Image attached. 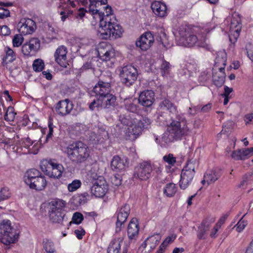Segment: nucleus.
<instances>
[{
	"instance_id": "nucleus-1",
	"label": "nucleus",
	"mask_w": 253,
	"mask_h": 253,
	"mask_svg": "<svg viewBox=\"0 0 253 253\" xmlns=\"http://www.w3.org/2000/svg\"><path fill=\"white\" fill-rule=\"evenodd\" d=\"M138 106L133 102L126 104L127 112L119 117L121 124L127 126L126 130V139L133 141L137 138L145 129H148L151 124L148 118L135 113Z\"/></svg>"
},
{
	"instance_id": "nucleus-2",
	"label": "nucleus",
	"mask_w": 253,
	"mask_h": 253,
	"mask_svg": "<svg viewBox=\"0 0 253 253\" xmlns=\"http://www.w3.org/2000/svg\"><path fill=\"white\" fill-rule=\"evenodd\" d=\"M106 15L102 13L98 14L100 22L98 36L100 38L104 40L116 39L121 37L123 29L120 25L116 23V18L112 14L111 6L105 7Z\"/></svg>"
},
{
	"instance_id": "nucleus-3",
	"label": "nucleus",
	"mask_w": 253,
	"mask_h": 253,
	"mask_svg": "<svg viewBox=\"0 0 253 253\" xmlns=\"http://www.w3.org/2000/svg\"><path fill=\"white\" fill-rule=\"evenodd\" d=\"M169 137L167 134H164L162 138L166 143L172 141L173 140L180 139L189 132L187 126V121L183 114H177L175 118L172 120L171 123L168 127Z\"/></svg>"
},
{
	"instance_id": "nucleus-4",
	"label": "nucleus",
	"mask_w": 253,
	"mask_h": 253,
	"mask_svg": "<svg viewBox=\"0 0 253 253\" xmlns=\"http://www.w3.org/2000/svg\"><path fill=\"white\" fill-rule=\"evenodd\" d=\"M88 146L82 141H77L67 148L68 157L73 162L81 164L86 162L90 157Z\"/></svg>"
},
{
	"instance_id": "nucleus-5",
	"label": "nucleus",
	"mask_w": 253,
	"mask_h": 253,
	"mask_svg": "<svg viewBox=\"0 0 253 253\" xmlns=\"http://www.w3.org/2000/svg\"><path fill=\"white\" fill-rule=\"evenodd\" d=\"M178 32L179 36L178 42L179 45L192 47L197 43L198 46L201 45L198 42V38L189 26L181 25L179 27Z\"/></svg>"
},
{
	"instance_id": "nucleus-6",
	"label": "nucleus",
	"mask_w": 253,
	"mask_h": 253,
	"mask_svg": "<svg viewBox=\"0 0 253 253\" xmlns=\"http://www.w3.org/2000/svg\"><path fill=\"white\" fill-rule=\"evenodd\" d=\"M18 238V235L11 226L10 220H3L0 224V241L5 245L14 243Z\"/></svg>"
},
{
	"instance_id": "nucleus-7",
	"label": "nucleus",
	"mask_w": 253,
	"mask_h": 253,
	"mask_svg": "<svg viewBox=\"0 0 253 253\" xmlns=\"http://www.w3.org/2000/svg\"><path fill=\"white\" fill-rule=\"evenodd\" d=\"M197 167L198 164L196 160L188 161L181 171L179 181V186L181 189H185L191 184L195 175V169Z\"/></svg>"
},
{
	"instance_id": "nucleus-8",
	"label": "nucleus",
	"mask_w": 253,
	"mask_h": 253,
	"mask_svg": "<svg viewBox=\"0 0 253 253\" xmlns=\"http://www.w3.org/2000/svg\"><path fill=\"white\" fill-rule=\"evenodd\" d=\"M119 71L121 82L127 86L132 85L137 78V69L131 65L121 67Z\"/></svg>"
},
{
	"instance_id": "nucleus-9",
	"label": "nucleus",
	"mask_w": 253,
	"mask_h": 253,
	"mask_svg": "<svg viewBox=\"0 0 253 253\" xmlns=\"http://www.w3.org/2000/svg\"><path fill=\"white\" fill-rule=\"evenodd\" d=\"M40 167L42 171L50 177L58 178L60 177L64 168L60 164L54 163L51 161L43 160L41 162Z\"/></svg>"
},
{
	"instance_id": "nucleus-10",
	"label": "nucleus",
	"mask_w": 253,
	"mask_h": 253,
	"mask_svg": "<svg viewBox=\"0 0 253 253\" xmlns=\"http://www.w3.org/2000/svg\"><path fill=\"white\" fill-rule=\"evenodd\" d=\"M98 56L102 61L111 60L115 56V50L113 47L106 42H100L97 46Z\"/></svg>"
},
{
	"instance_id": "nucleus-11",
	"label": "nucleus",
	"mask_w": 253,
	"mask_h": 253,
	"mask_svg": "<svg viewBox=\"0 0 253 253\" xmlns=\"http://www.w3.org/2000/svg\"><path fill=\"white\" fill-rule=\"evenodd\" d=\"M241 28L240 15L237 12H234L232 16L229 29V38L231 42H232V37L234 41L237 40L239 36Z\"/></svg>"
},
{
	"instance_id": "nucleus-12",
	"label": "nucleus",
	"mask_w": 253,
	"mask_h": 253,
	"mask_svg": "<svg viewBox=\"0 0 253 253\" xmlns=\"http://www.w3.org/2000/svg\"><path fill=\"white\" fill-rule=\"evenodd\" d=\"M152 171V168L149 163H142L135 168L133 178L146 180L151 176Z\"/></svg>"
},
{
	"instance_id": "nucleus-13",
	"label": "nucleus",
	"mask_w": 253,
	"mask_h": 253,
	"mask_svg": "<svg viewBox=\"0 0 253 253\" xmlns=\"http://www.w3.org/2000/svg\"><path fill=\"white\" fill-rule=\"evenodd\" d=\"M154 42L153 35L151 32L142 34L136 41V45L142 50L146 51L153 45Z\"/></svg>"
},
{
	"instance_id": "nucleus-14",
	"label": "nucleus",
	"mask_w": 253,
	"mask_h": 253,
	"mask_svg": "<svg viewBox=\"0 0 253 253\" xmlns=\"http://www.w3.org/2000/svg\"><path fill=\"white\" fill-rule=\"evenodd\" d=\"M73 104L68 99L60 100L56 104L55 110L60 116H65L70 113L73 108Z\"/></svg>"
},
{
	"instance_id": "nucleus-15",
	"label": "nucleus",
	"mask_w": 253,
	"mask_h": 253,
	"mask_svg": "<svg viewBox=\"0 0 253 253\" xmlns=\"http://www.w3.org/2000/svg\"><path fill=\"white\" fill-rule=\"evenodd\" d=\"M215 221L213 216H208L205 218L198 227L197 238L200 240L206 239L207 232L211 228V225Z\"/></svg>"
},
{
	"instance_id": "nucleus-16",
	"label": "nucleus",
	"mask_w": 253,
	"mask_h": 253,
	"mask_svg": "<svg viewBox=\"0 0 253 253\" xmlns=\"http://www.w3.org/2000/svg\"><path fill=\"white\" fill-rule=\"evenodd\" d=\"M18 31L23 35L32 34L36 28V23L29 18L21 19L17 25Z\"/></svg>"
},
{
	"instance_id": "nucleus-17",
	"label": "nucleus",
	"mask_w": 253,
	"mask_h": 253,
	"mask_svg": "<svg viewBox=\"0 0 253 253\" xmlns=\"http://www.w3.org/2000/svg\"><path fill=\"white\" fill-rule=\"evenodd\" d=\"M130 213V207L125 204L119 210L116 222V231L119 232L121 230L122 226L127 219Z\"/></svg>"
},
{
	"instance_id": "nucleus-18",
	"label": "nucleus",
	"mask_w": 253,
	"mask_h": 253,
	"mask_svg": "<svg viewBox=\"0 0 253 253\" xmlns=\"http://www.w3.org/2000/svg\"><path fill=\"white\" fill-rule=\"evenodd\" d=\"M40 46V42L37 38H32L23 44L21 51L24 56H29L31 52L36 51Z\"/></svg>"
},
{
	"instance_id": "nucleus-19",
	"label": "nucleus",
	"mask_w": 253,
	"mask_h": 253,
	"mask_svg": "<svg viewBox=\"0 0 253 253\" xmlns=\"http://www.w3.org/2000/svg\"><path fill=\"white\" fill-rule=\"evenodd\" d=\"M155 100V93L151 90H146L140 93L138 98L139 103L142 106L149 107Z\"/></svg>"
},
{
	"instance_id": "nucleus-20",
	"label": "nucleus",
	"mask_w": 253,
	"mask_h": 253,
	"mask_svg": "<svg viewBox=\"0 0 253 253\" xmlns=\"http://www.w3.org/2000/svg\"><path fill=\"white\" fill-rule=\"evenodd\" d=\"M108 191V185L105 181L97 180L91 188V192L96 197H103Z\"/></svg>"
},
{
	"instance_id": "nucleus-21",
	"label": "nucleus",
	"mask_w": 253,
	"mask_h": 253,
	"mask_svg": "<svg viewBox=\"0 0 253 253\" xmlns=\"http://www.w3.org/2000/svg\"><path fill=\"white\" fill-rule=\"evenodd\" d=\"M221 175V170L215 168L207 170L204 176V179L202 183L205 184L207 183L208 185L215 182Z\"/></svg>"
},
{
	"instance_id": "nucleus-22",
	"label": "nucleus",
	"mask_w": 253,
	"mask_h": 253,
	"mask_svg": "<svg viewBox=\"0 0 253 253\" xmlns=\"http://www.w3.org/2000/svg\"><path fill=\"white\" fill-rule=\"evenodd\" d=\"M110 84L102 81H99L93 88V92L97 97L110 94Z\"/></svg>"
},
{
	"instance_id": "nucleus-23",
	"label": "nucleus",
	"mask_w": 253,
	"mask_h": 253,
	"mask_svg": "<svg viewBox=\"0 0 253 253\" xmlns=\"http://www.w3.org/2000/svg\"><path fill=\"white\" fill-rule=\"evenodd\" d=\"M67 49L66 46L61 45L56 50L54 53L55 61L61 67H66Z\"/></svg>"
},
{
	"instance_id": "nucleus-24",
	"label": "nucleus",
	"mask_w": 253,
	"mask_h": 253,
	"mask_svg": "<svg viewBox=\"0 0 253 253\" xmlns=\"http://www.w3.org/2000/svg\"><path fill=\"white\" fill-rule=\"evenodd\" d=\"M151 7L156 16L164 17L167 15V7L164 3L160 1H155L152 3Z\"/></svg>"
},
{
	"instance_id": "nucleus-25",
	"label": "nucleus",
	"mask_w": 253,
	"mask_h": 253,
	"mask_svg": "<svg viewBox=\"0 0 253 253\" xmlns=\"http://www.w3.org/2000/svg\"><path fill=\"white\" fill-rule=\"evenodd\" d=\"M102 108L108 109L113 108L116 104V98L115 96L111 93L99 96Z\"/></svg>"
},
{
	"instance_id": "nucleus-26",
	"label": "nucleus",
	"mask_w": 253,
	"mask_h": 253,
	"mask_svg": "<svg viewBox=\"0 0 253 253\" xmlns=\"http://www.w3.org/2000/svg\"><path fill=\"white\" fill-rule=\"evenodd\" d=\"M139 227L137 218H133L127 227V235L129 239H135L138 235Z\"/></svg>"
},
{
	"instance_id": "nucleus-27",
	"label": "nucleus",
	"mask_w": 253,
	"mask_h": 253,
	"mask_svg": "<svg viewBox=\"0 0 253 253\" xmlns=\"http://www.w3.org/2000/svg\"><path fill=\"white\" fill-rule=\"evenodd\" d=\"M65 205V202L62 200L55 199L52 200L48 204V212H64V208Z\"/></svg>"
},
{
	"instance_id": "nucleus-28",
	"label": "nucleus",
	"mask_w": 253,
	"mask_h": 253,
	"mask_svg": "<svg viewBox=\"0 0 253 253\" xmlns=\"http://www.w3.org/2000/svg\"><path fill=\"white\" fill-rule=\"evenodd\" d=\"M127 166L126 161L118 156H115L111 163V167L113 170L119 171L125 169Z\"/></svg>"
},
{
	"instance_id": "nucleus-29",
	"label": "nucleus",
	"mask_w": 253,
	"mask_h": 253,
	"mask_svg": "<svg viewBox=\"0 0 253 253\" xmlns=\"http://www.w3.org/2000/svg\"><path fill=\"white\" fill-rule=\"evenodd\" d=\"M27 184L28 185L31 189H34L36 190H42L45 188L46 185V181L44 176L42 175L35 178L31 182H29Z\"/></svg>"
},
{
	"instance_id": "nucleus-30",
	"label": "nucleus",
	"mask_w": 253,
	"mask_h": 253,
	"mask_svg": "<svg viewBox=\"0 0 253 253\" xmlns=\"http://www.w3.org/2000/svg\"><path fill=\"white\" fill-rule=\"evenodd\" d=\"M159 106L161 110L169 111L172 114H175L177 112L176 106L167 99H164L161 101Z\"/></svg>"
},
{
	"instance_id": "nucleus-31",
	"label": "nucleus",
	"mask_w": 253,
	"mask_h": 253,
	"mask_svg": "<svg viewBox=\"0 0 253 253\" xmlns=\"http://www.w3.org/2000/svg\"><path fill=\"white\" fill-rule=\"evenodd\" d=\"M41 172L35 169H32L27 170L24 175L25 182L27 184L29 182H31L33 179L36 178L42 175Z\"/></svg>"
},
{
	"instance_id": "nucleus-32",
	"label": "nucleus",
	"mask_w": 253,
	"mask_h": 253,
	"mask_svg": "<svg viewBox=\"0 0 253 253\" xmlns=\"http://www.w3.org/2000/svg\"><path fill=\"white\" fill-rule=\"evenodd\" d=\"M50 220L55 223H61L64 216V212H48Z\"/></svg>"
},
{
	"instance_id": "nucleus-33",
	"label": "nucleus",
	"mask_w": 253,
	"mask_h": 253,
	"mask_svg": "<svg viewBox=\"0 0 253 253\" xmlns=\"http://www.w3.org/2000/svg\"><path fill=\"white\" fill-rule=\"evenodd\" d=\"M4 51L6 55L3 58L2 64L10 63L14 61L16 59V54L13 50L9 47H6L4 48Z\"/></svg>"
},
{
	"instance_id": "nucleus-34",
	"label": "nucleus",
	"mask_w": 253,
	"mask_h": 253,
	"mask_svg": "<svg viewBox=\"0 0 253 253\" xmlns=\"http://www.w3.org/2000/svg\"><path fill=\"white\" fill-rule=\"evenodd\" d=\"M161 237L159 234H157L150 236L146 239L148 242V247L150 250L155 248L161 240Z\"/></svg>"
},
{
	"instance_id": "nucleus-35",
	"label": "nucleus",
	"mask_w": 253,
	"mask_h": 253,
	"mask_svg": "<svg viewBox=\"0 0 253 253\" xmlns=\"http://www.w3.org/2000/svg\"><path fill=\"white\" fill-rule=\"evenodd\" d=\"M121 242L122 240L119 239L113 240L108 247V253H119L121 249Z\"/></svg>"
},
{
	"instance_id": "nucleus-36",
	"label": "nucleus",
	"mask_w": 253,
	"mask_h": 253,
	"mask_svg": "<svg viewBox=\"0 0 253 253\" xmlns=\"http://www.w3.org/2000/svg\"><path fill=\"white\" fill-rule=\"evenodd\" d=\"M170 64L165 60H163L160 67L161 74L163 77H168L171 70Z\"/></svg>"
},
{
	"instance_id": "nucleus-37",
	"label": "nucleus",
	"mask_w": 253,
	"mask_h": 253,
	"mask_svg": "<svg viewBox=\"0 0 253 253\" xmlns=\"http://www.w3.org/2000/svg\"><path fill=\"white\" fill-rule=\"evenodd\" d=\"M177 188L175 185L173 183H169L167 184L164 188V193L167 197H172L176 193Z\"/></svg>"
},
{
	"instance_id": "nucleus-38",
	"label": "nucleus",
	"mask_w": 253,
	"mask_h": 253,
	"mask_svg": "<svg viewBox=\"0 0 253 253\" xmlns=\"http://www.w3.org/2000/svg\"><path fill=\"white\" fill-rule=\"evenodd\" d=\"M225 78V74L222 73L221 74L217 75L216 73L213 74V82L214 84L217 87H221L224 83Z\"/></svg>"
},
{
	"instance_id": "nucleus-39",
	"label": "nucleus",
	"mask_w": 253,
	"mask_h": 253,
	"mask_svg": "<svg viewBox=\"0 0 253 253\" xmlns=\"http://www.w3.org/2000/svg\"><path fill=\"white\" fill-rule=\"evenodd\" d=\"M44 66V63L41 59H37L34 60L33 64V70L36 72L42 71Z\"/></svg>"
},
{
	"instance_id": "nucleus-40",
	"label": "nucleus",
	"mask_w": 253,
	"mask_h": 253,
	"mask_svg": "<svg viewBox=\"0 0 253 253\" xmlns=\"http://www.w3.org/2000/svg\"><path fill=\"white\" fill-rule=\"evenodd\" d=\"M62 10L60 12L61 15V19L64 22L66 19H69L73 15V11L70 8H61Z\"/></svg>"
},
{
	"instance_id": "nucleus-41",
	"label": "nucleus",
	"mask_w": 253,
	"mask_h": 253,
	"mask_svg": "<svg viewBox=\"0 0 253 253\" xmlns=\"http://www.w3.org/2000/svg\"><path fill=\"white\" fill-rule=\"evenodd\" d=\"M15 115L16 113H14L13 107H9L4 115V119L6 121H13Z\"/></svg>"
},
{
	"instance_id": "nucleus-42",
	"label": "nucleus",
	"mask_w": 253,
	"mask_h": 253,
	"mask_svg": "<svg viewBox=\"0 0 253 253\" xmlns=\"http://www.w3.org/2000/svg\"><path fill=\"white\" fill-rule=\"evenodd\" d=\"M43 248L47 253H53L55 252L54 243L51 241H44Z\"/></svg>"
},
{
	"instance_id": "nucleus-43",
	"label": "nucleus",
	"mask_w": 253,
	"mask_h": 253,
	"mask_svg": "<svg viewBox=\"0 0 253 253\" xmlns=\"http://www.w3.org/2000/svg\"><path fill=\"white\" fill-rule=\"evenodd\" d=\"M24 38L21 34H16L13 39L12 43L14 47H19L23 43Z\"/></svg>"
},
{
	"instance_id": "nucleus-44",
	"label": "nucleus",
	"mask_w": 253,
	"mask_h": 253,
	"mask_svg": "<svg viewBox=\"0 0 253 253\" xmlns=\"http://www.w3.org/2000/svg\"><path fill=\"white\" fill-rule=\"evenodd\" d=\"M81 185V181L80 180L76 179L68 185V189L70 192H73L79 188Z\"/></svg>"
},
{
	"instance_id": "nucleus-45",
	"label": "nucleus",
	"mask_w": 253,
	"mask_h": 253,
	"mask_svg": "<svg viewBox=\"0 0 253 253\" xmlns=\"http://www.w3.org/2000/svg\"><path fill=\"white\" fill-rule=\"evenodd\" d=\"M11 195L9 190L7 187H3L0 190V202L8 199Z\"/></svg>"
},
{
	"instance_id": "nucleus-46",
	"label": "nucleus",
	"mask_w": 253,
	"mask_h": 253,
	"mask_svg": "<svg viewBox=\"0 0 253 253\" xmlns=\"http://www.w3.org/2000/svg\"><path fill=\"white\" fill-rule=\"evenodd\" d=\"M100 100L99 97H97L96 99H94L89 105V109L93 111L95 108L97 109H102Z\"/></svg>"
},
{
	"instance_id": "nucleus-47",
	"label": "nucleus",
	"mask_w": 253,
	"mask_h": 253,
	"mask_svg": "<svg viewBox=\"0 0 253 253\" xmlns=\"http://www.w3.org/2000/svg\"><path fill=\"white\" fill-rule=\"evenodd\" d=\"M245 215V214L243 215V216L240 219V220L234 226V227H236V230L238 232H242L248 224L247 221L243 219Z\"/></svg>"
},
{
	"instance_id": "nucleus-48",
	"label": "nucleus",
	"mask_w": 253,
	"mask_h": 253,
	"mask_svg": "<svg viewBox=\"0 0 253 253\" xmlns=\"http://www.w3.org/2000/svg\"><path fill=\"white\" fill-rule=\"evenodd\" d=\"M163 160L170 166H173L176 163V158L172 154L165 155L163 157Z\"/></svg>"
},
{
	"instance_id": "nucleus-49",
	"label": "nucleus",
	"mask_w": 253,
	"mask_h": 253,
	"mask_svg": "<svg viewBox=\"0 0 253 253\" xmlns=\"http://www.w3.org/2000/svg\"><path fill=\"white\" fill-rule=\"evenodd\" d=\"M220 62H221L223 66H221L218 68V70L220 72L219 74H221L222 73L225 74L224 71L225 66L226 65V60L223 58L217 57L215 60V67H218L219 63Z\"/></svg>"
},
{
	"instance_id": "nucleus-50",
	"label": "nucleus",
	"mask_w": 253,
	"mask_h": 253,
	"mask_svg": "<svg viewBox=\"0 0 253 253\" xmlns=\"http://www.w3.org/2000/svg\"><path fill=\"white\" fill-rule=\"evenodd\" d=\"M61 8H70V5L72 7L76 6L74 2L71 0H60Z\"/></svg>"
},
{
	"instance_id": "nucleus-51",
	"label": "nucleus",
	"mask_w": 253,
	"mask_h": 253,
	"mask_svg": "<svg viewBox=\"0 0 253 253\" xmlns=\"http://www.w3.org/2000/svg\"><path fill=\"white\" fill-rule=\"evenodd\" d=\"M210 75L207 71H204L201 73L199 77V82L201 84H204L210 79Z\"/></svg>"
},
{
	"instance_id": "nucleus-52",
	"label": "nucleus",
	"mask_w": 253,
	"mask_h": 253,
	"mask_svg": "<svg viewBox=\"0 0 253 253\" xmlns=\"http://www.w3.org/2000/svg\"><path fill=\"white\" fill-rule=\"evenodd\" d=\"M84 217L82 214L80 212H75L72 217V220L74 223L79 224L83 220Z\"/></svg>"
},
{
	"instance_id": "nucleus-53",
	"label": "nucleus",
	"mask_w": 253,
	"mask_h": 253,
	"mask_svg": "<svg viewBox=\"0 0 253 253\" xmlns=\"http://www.w3.org/2000/svg\"><path fill=\"white\" fill-rule=\"evenodd\" d=\"M87 179L91 183L97 180H102L98 179V176L96 173L89 171L87 174Z\"/></svg>"
},
{
	"instance_id": "nucleus-54",
	"label": "nucleus",
	"mask_w": 253,
	"mask_h": 253,
	"mask_svg": "<svg viewBox=\"0 0 253 253\" xmlns=\"http://www.w3.org/2000/svg\"><path fill=\"white\" fill-rule=\"evenodd\" d=\"M246 48L247 50V54L248 57L252 60H253V45L251 43H248L246 44Z\"/></svg>"
},
{
	"instance_id": "nucleus-55",
	"label": "nucleus",
	"mask_w": 253,
	"mask_h": 253,
	"mask_svg": "<svg viewBox=\"0 0 253 253\" xmlns=\"http://www.w3.org/2000/svg\"><path fill=\"white\" fill-rule=\"evenodd\" d=\"M176 238V235H172L170 236H169L166 238V239L163 241V242L161 244L162 247H164V248H166L168 245L172 243Z\"/></svg>"
},
{
	"instance_id": "nucleus-56",
	"label": "nucleus",
	"mask_w": 253,
	"mask_h": 253,
	"mask_svg": "<svg viewBox=\"0 0 253 253\" xmlns=\"http://www.w3.org/2000/svg\"><path fill=\"white\" fill-rule=\"evenodd\" d=\"M252 156L250 151L248 149L241 150V160H244Z\"/></svg>"
},
{
	"instance_id": "nucleus-57",
	"label": "nucleus",
	"mask_w": 253,
	"mask_h": 253,
	"mask_svg": "<svg viewBox=\"0 0 253 253\" xmlns=\"http://www.w3.org/2000/svg\"><path fill=\"white\" fill-rule=\"evenodd\" d=\"M10 34V30L9 28L6 26L3 25L0 27V34L3 36H7Z\"/></svg>"
},
{
	"instance_id": "nucleus-58",
	"label": "nucleus",
	"mask_w": 253,
	"mask_h": 253,
	"mask_svg": "<svg viewBox=\"0 0 253 253\" xmlns=\"http://www.w3.org/2000/svg\"><path fill=\"white\" fill-rule=\"evenodd\" d=\"M111 181L112 184L116 186L120 185L122 183V180L119 175L118 176L114 175L111 178Z\"/></svg>"
},
{
	"instance_id": "nucleus-59",
	"label": "nucleus",
	"mask_w": 253,
	"mask_h": 253,
	"mask_svg": "<svg viewBox=\"0 0 253 253\" xmlns=\"http://www.w3.org/2000/svg\"><path fill=\"white\" fill-rule=\"evenodd\" d=\"M220 229V224H216L214 226L213 229L211 230L210 233V236L212 238H215L217 237L216 233Z\"/></svg>"
},
{
	"instance_id": "nucleus-60",
	"label": "nucleus",
	"mask_w": 253,
	"mask_h": 253,
	"mask_svg": "<svg viewBox=\"0 0 253 253\" xmlns=\"http://www.w3.org/2000/svg\"><path fill=\"white\" fill-rule=\"evenodd\" d=\"M10 12L8 10L0 7V18H4L9 16Z\"/></svg>"
},
{
	"instance_id": "nucleus-61",
	"label": "nucleus",
	"mask_w": 253,
	"mask_h": 253,
	"mask_svg": "<svg viewBox=\"0 0 253 253\" xmlns=\"http://www.w3.org/2000/svg\"><path fill=\"white\" fill-rule=\"evenodd\" d=\"M224 88V92L221 95L223 97H229V94L233 91L232 88L229 87L227 86H225Z\"/></svg>"
},
{
	"instance_id": "nucleus-62",
	"label": "nucleus",
	"mask_w": 253,
	"mask_h": 253,
	"mask_svg": "<svg viewBox=\"0 0 253 253\" xmlns=\"http://www.w3.org/2000/svg\"><path fill=\"white\" fill-rule=\"evenodd\" d=\"M245 121L246 125L253 123V113L246 115L245 116Z\"/></svg>"
},
{
	"instance_id": "nucleus-63",
	"label": "nucleus",
	"mask_w": 253,
	"mask_h": 253,
	"mask_svg": "<svg viewBox=\"0 0 253 253\" xmlns=\"http://www.w3.org/2000/svg\"><path fill=\"white\" fill-rule=\"evenodd\" d=\"M231 156L232 158L236 160H240L241 149L238 150L237 151H234V152H233Z\"/></svg>"
},
{
	"instance_id": "nucleus-64",
	"label": "nucleus",
	"mask_w": 253,
	"mask_h": 253,
	"mask_svg": "<svg viewBox=\"0 0 253 253\" xmlns=\"http://www.w3.org/2000/svg\"><path fill=\"white\" fill-rule=\"evenodd\" d=\"M33 143V142L30 139V138L27 137L23 141V145L25 147L29 148Z\"/></svg>"
}]
</instances>
